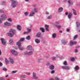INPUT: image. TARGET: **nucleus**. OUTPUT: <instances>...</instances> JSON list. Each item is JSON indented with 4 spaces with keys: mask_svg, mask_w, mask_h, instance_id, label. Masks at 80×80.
<instances>
[{
    "mask_svg": "<svg viewBox=\"0 0 80 80\" xmlns=\"http://www.w3.org/2000/svg\"><path fill=\"white\" fill-rule=\"evenodd\" d=\"M15 32V30L11 29L9 31V32L8 33V36L12 37L14 35Z\"/></svg>",
    "mask_w": 80,
    "mask_h": 80,
    "instance_id": "f257e3e1",
    "label": "nucleus"
},
{
    "mask_svg": "<svg viewBox=\"0 0 80 80\" xmlns=\"http://www.w3.org/2000/svg\"><path fill=\"white\" fill-rule=\"evenodd\" d=\"M1 18H0V23H2V20H5L7 18V16L5 14H2L1 15Z\"/></svg>",
    "mask_w": 80,
    "mask_h": 80,
    "instance_id": "f03ea898",
    "label": "nucleus"
},
{
    "mask_svg": "<svg viewBox=\"0 0 80 80\" xmlns=\"http://www.w3.org/2000/svg\"><path fill=\"white\" fill-rule=\"evenodd\" d=\"M12 0V7L13 8H15V7H16L18 5V3L17 2V1L15 0Z\"/></svg>",
    "mask_w": 80,
    "mask_h": 80,
    "instance_id": "7ed1b4c3",
    "label": "nucleus"
},
{
    "mask_svg": "<svg viewBox=\"0 0 80 80\" xmlns=\"http://www.w3.org/2000/svg\"><path fill=\"white\" fill-rule=\"evenodd\" d=\"M11 52L13 55L15 56L18 55V52L15 50L11 49Z\"/></svg>",
    "mask_w": 80,
    "mask_h": 80,
    "instance_id": "20e7f679",
    "label": "nucleus"
},
{
    "mask_svg": "<svg viewBox=\"0 0 80 80\" xmlns=\"http://www.w3.org/2000/svg\"><path fill=\"white\" fill-rule=\"evenodd\" d=\"M0 40L1 41L3 45H5V44H6V43H7L6 39L3 38H1Z\"/></svg>",
    "mask_w": 80,
    "mask_h": 80,
    "instance_id": "39448f33",
    "label": "nucleus"
},
{
    "mask_svg": "<svg viewBox=\"0 0 80 80\" xmlns=\"http://www.w3.org/2000/svg\"><path fill=\"white\" fill-rule=\"evenodd\" d=\"M11 25H12V24L8 22H6L4 23V27L7 26H11Z\"/></svg>",
    "mask_w": 80,
    "mask_h": 80,
    "instance_id": "423d86ee",
    "label": "nucleus"
},
{
    "mask_svg": "<svg viewBox=\"0 0 80 80\" xmlns=\"http://www.w3.org/2000/svg\"><path fill=\"white\" fill-rule=\"evenodd\" d=\"M9 62H10L11 64H13L15 63V61H14V60H13V58H9Z\"/></svg>",
    "mask_w": 80,
    "mask_h": 80,
    "instance_id": "0eeeda50",
    "label": "nucleus"
},
{
    "mask_svg": "<svg viewBox=\"0 0 80 80\" xmlns=\"http://www.w3.org/2000/svg\"><path fill=\"white\" fill-rule=\"evenodd\" d=\"M38 77L37 76V74L33 72L32 73V78L33 79H38Z\"/></svg>",
    "mask_w": 80,
    "mask_h": 80,
    "instance_id": "6e6552de",
    "label": "nucleus"
},
{
    "mask_svg": "<svg viewBox=\"0 0 80 80\" xmlns=\"http://www.w3.org/2000/svg\"><path fill=\"white\" fill-rule=\"evenodd\" d=\"M62 68L64 70H70V67L67 66H62Z\"/></svg>",
    "mask_w": 80,
    "mask_h": 80,
    "instance_id": "1a4fd4ad",
    "label": "nucleus"
},
{
    "mask_svg": "<svg viewBox=\"0 0 80 80\" xmlns=\"http://www.w3.org/2000/svg\"><path fill=\"white\" fill-rule=\"evenodd\" d=\"M27 49L28 50H32L34 51V50L32 48V47L31 45H29L27 47Z\"/></svg>",
    "mask_w": 80,
    "mask_h": 80,
    "instance_id": "9d476101",
    "label": "nucleus"
},
{
    "mask_svg": "<svg viewBox=\"0 0 80 80\" xmlns=\"http://www.w3.org/2000/svg\"><path fill=\"white\" fill-rule=\"evenodd\" d=\"M70 44L71 46H72L73 45H75V44H77V42H73L72 41H71L70 42Z\"/></svg>",
    "mask_w": 80,
    "mask_h": 80,
    "instance_id": "9b49d317",
    "label": "nucleus"
},
{
    "mask_svg": "<svg viewBox=\"0 0 80 80\" xmlns=\"http://www.w3.org/2000/svg\"><path fill=\"white\" fill-rule=\"evenodd\" d=\"M27 30L28 31L25 32H24V34H27L28 33H30L31 32V29L28 28H27Z\"/></svg>",
    "mask_w": 80,
    "mask_h": 80,
    "instance_id": "f8f14e48",
    "label": "nucleus"
},
{
    "mask_svg": "<svg viewBox=\"0 0 80 80\" xmlns=\"http://www.w3.org/2000/svg\"><path fill=\"white\" fill-rule=\"evenodd\" d=\"M16 44L18 45L19 47H21L22 46V42H20L19 41L17 42L16 43Z\"/></svg>",
    "mask_w": 80,
    "mask_h": 80,
    "instance_id": "ddd939ff",
    "label": "nucleus"
},
{
    "mask_svg": "<svg viewBox=\"0 0 80 80\" xmlns=\"http://www.w3.org/2000/svg\"><path fill=\"white\" fill-rule=\"evenodd\" d=\"M39 10V9L38 8H34L33 10V11H32L33 12L35 13H37V12H38V11Z\"/></svg>",
    "mask_w": 80,
    "mask_h": 80,
    "instance_id": "4468645a",
    "label": "nucleus"
},
{
    "mask_svg": "<svg viewBox=\"0 0 80 80\" xmlns=\"http://www.w3.org/2000/svg\"><path fill=\"white\" fill-rule=\"evenodd\" d=\"M49 69L50 70H53L55 68V67H54V65H51L49 67Z\"/></svg>",
    "mask_w": 80,
    "mask_h": 80,
    "instance_id": "2eb2a0df",
    "label": "nucleus"
},
{
    "mask_svg": "<svg viewBox=\"0 0 80 80\" xmlns=\"http://www.w3.org/2000/svg\"><path fill=\"white\" fill-rule=\"evenodd\" d=\"M41 35V32H39L37 33L36 37H38V38H40Z\"/></svg>",
    "mask_w": 80,
    "mask_h": 80,
    "instance_id": "dca6fc26",
    "label": "nucleus"
},
{
    "mask_svg": "<svg viewBox=\"0 0 80 80\" xmlns=\"http://www.w3.org/2000/svg\"><path fill=\"white\" fill-rule=\"evenodd\" d=\"M35 13H34L33 11H32L30 13L29 16L30 17H33V16H34V15H35Z\"/></svg>",
    "mask_w": 80,
    "mask_h": 80,
    "instance_id": "f3484780",
    "label": "nucleus"
},
{
    "mask_svg": "<svg viewBox=\"0 0 80 80\" xmlns=\"http://www.w3.org/2000/svg\"><path fill=\"white\" fill-rule=\"evenodd\" d=\"M63 8L62 7H60L58 9V12L60 13V12H62V11H63Z\"/></svg>",
    "mask_w": 80,
    "mask_h": 80,
    "instance_id": "a211bd4d",
    "label": "nucleus"
},
{
    "mask_svg": "<svg viewBox=\"0 0 80 80\" xmlns=\"http://www.w3.org/2000/svg\"><path fill=\"white\" fill-rule=\"evenodd\" d=\"M72 16V13H70L68 16V18L69 19H70L71 18Z\"/></svg>",
    "mask_w": 80,
    "mask_h": 80,
    "instance_id": "6ab92c4d",
    "label": "nucleus"
},
{
    "mask_svg": "<svg viewBox=\"0 0 80 80\" xmlns=\"http://www.w3.org/2000/svg\"><path fill=\"white\" fill-rule=\"evenodd\" d=\"M34 52V51L32 50L28 52V55H32L33 54V52Z\"/></svg>",
    "mask_w": 80,
    "mask_h": 80,
    "instance_id": "aec40b11",
    "label": "nucleus"
},
{
    "mask_svg": "<svg viewBox=\"0 0 80 80\" xmlns=\"http://www.w3.org/2000/svg\"><path fill=\"white\" fill-rule=\"evenodd\" d=\"M9 43L10 45H12L13 43V39H11L9 40Z\"/></svg>",
    "mask_w": 80,
    "mask_h": 80,
    "instance_id": "412c9836",
    "label": "nucleus"
},
{
    "mask_svg": "<svg viewBox=\"0 0 80 80\" xmlns=\"http://www.w3.org/2000/svg\"><path fill=\"white\" fill-rule=\"evenodd\" d=\"M62 44H64V45H66L67 43V42L65 41V40H62Z\"/></svg>",
    "mask_w": 80,
    "mask_h": 80,
    "instance_id": "4be33fe9",
    "label": "nucleus"
},
{
    "mask_svg": "<svg viewBox=\"0 0 80 80\" xmlns=\"http://www.w3.org/2000/svg\"><path fill=\"white\" fill-rule=\"evenodd\" d=\"M17 28L18 30L20 31L21 30V26L20 25H18L17 26Z\"/></svg>",
    "mask_w": 80,
    "mask_h": 80,
    "instance_id": "5701e85b",
    "label": "nucleus"
},
{
    "mask_svg": "<svg viewBox=\"0 0 80 80\" xmlns=\"http://www.w3.org/2000/svg\"><path fill=\"white\" fill-rule=\"evenodd\" d=\"M56 36H57V34H56V33H53L52 36V38H56Z\"/></svg>",
    "mask_w": 80,
    "mask_h": 80,
    "instance_id": "b1692460",
    "label": "nucleus"
},
{
    "mask_svg": "<svg viewBox=\"0 0 80 80\" xmlns=\"http://www.w3.org/2000/svg\"><path fill=\"white\" fill-rule=\"evenodd\" d=\"M45 27L46 28V31L48 32V31H49V30L48 29V26L47 25H45Z\"/></svg>",
    "mask_w": 80,
    "mask_h": 80,
    "instance_id": "393cba45",
    "label": "nucleus"
},
{
    "mask_svg": "<svg viewBox=\"0 0 80 80\" xmlns=\"http://www.w3.org/2000/svg\"><path fill=\"white\" fill-rule=\"evenodd\" d=\"M35 42L36 43H40V40L38 39H36L35 40Z\"/></svg>",
    "mask_w": 80,
    "mask_h": 80,
    "instance_id": "a878e982",
    "label": "nucleus"
},
{
    "mask_svg": "<svg viewBox=\"0 0 80 80\" xmlns=\"http://www.w3.org/2000/svg\"><path fill=\"white\" fill-rule=\"evenodd\" d=\"M68 2L69 4V6H70L72 5V2H71V1H70V0H68Z\"/></svg>",
    "mask_w": 80,
    "mask_h": 80,
    "instance_id": "bb28decb",
    "label": "nucleus"
},
{
    "mask_svg": "<svg viewBox=\"0 0 80 80\" xmlns=\"http://www.w3.org/2000/svg\"><path fill=\"white\" fill-rule=\"evenodd\" d=\"M5 62L7 65H8L9 63V61L6 58H5Z\"/></svg>",
    "mask_w": 80,
    "mask_h": 80,
    "instance_id": "cd10ccee",
    "label": "nucleus"
},
{
    "mask_svg": "<svg viewBox=\"0 0 80 80\" xmlns=\"http://www.w3.org/2000/svg\"><path fill=\"white\" fill-rule=\"evenodd\" d=\"M74 70L76 71L77 70H78L79 69V68L78 67V66H76L74 68Z\"/></svg>",
    "mask_w": 80,
    "mask_h": 80,
    "instance_id": "c85d7f7f",
    "label": "nucleus"
},
{
    "mask_svg": "<svg viewBox=\"0 0 80 80\" xmlns=\"http://www.w3.org/2000/svg\"><path fill=\"white\" fill-rule=\"evenodd\" d=\"M72 11L74 14L75 15H77V11H76V10H75L74 9H72Z\"/></svg>",
    "mask_w": 80,
    "mask_h": 80,
    "instance_id": "c756f323",
    "label": "nucleus"
},
{
    "mask_svg": "<svg viewBox=\"0 0 80 80\" xmlns=\"http://www.w3.org/2000/svg\"><path fill=\"white\" fill-rule=\"evenodd\" d=\"M76 25H77V27H78H78H80V23L79 22H76Z\"/></svg>",
    "mask_w": 80,
    "mask_h": 80,
    "instance_id": "7c9ffc66",
    "label": "nucleus"
},
{
    "mask_svg": "<svg viewBox=\"0 0 80 80\" xmlns=\"http://www.w3.org/2000/svg\"><path fill=\"white\" fill-rule=\"evenodd\" d=\"M19 48L20 50H21V51H22V50L24 49V48H23L22 47H21V46H20L19 47Z\"/></svg>",
    "mask_w": 80,
    "mask_h": 80,
    "instance_id": "2f4dec72",
    "label": "nucleus"
},
{
    "mask_svg": "<svg viewBox=\"0 0 80 80\" xmlns=\"http://www.w3.org/2000/svg\"><path fill=\"white\" fill-rule=\"evenodd\" d=\"M40 30L42 31V32H45V30L43 28H40Z\"/></svg>",
    "mask_w": 80,
    "mask_h": 80,
    "instance_id": "473e14b6",
    "label": "nucleus"
},
{
    "mask_svg": "<svg viewBox=\"0 0 80 80\" xmlns=\"http://www.w3.org/2000/svg\"><path fill=\"white\" fill-rule=\"evenodd\" d=\"M31 38L29 36H27L26 38V39H27V40H30Z\"/></svg>",
    "mask_w": 80,
    "mask_h": 80,
    "instance_id": "72a5a7b5",
    "label": "nucleus"
},
{
    "mask_svg": "<svg viewBox=\"0 0 80 80\" xmlns=\"http://www.w3.org/2000/svg\"><path fill=\"white\" fill-rule=\"evenodd\" d=\"M56 27L58 28L59 29V28H61L62 26L60 25H56Z\"/></svg>",
    "mask_w": 80,
    "mask_h": 80,
    "instance_id": "f704fd0d",
    "label": "nucleus"
},
{
    "mask_svg": "<svg viewBox=\"0 0 80 80\" xmlns=\"http://www.w3.org/2000/svg\"><path fill=\"white\" fill-rule=\"evenodd\" d=\"M29 13L28 12H24V15L25 16H28Z\"/></svg>",
    "mask_w": 80,
    "mask_h": 80,
    "instance_id": "c9c22d12",
    "label": "nucleus"
},
{
    "mask_svg": "<svg viewBox=\"0 0 80 80\" xmlns=\"http://www.w3.org/2000/svg\"><path fill=\"white\" fill-rule=\"evenodd\" d=\"M25 40V38H21L19 40L20 42H23Z\"/></svg>",
    "mask_w": 80,
    "mask_h": 80,
    "instance_id": "e433bc0d",
    "label": "nucleus"
},
{
    "mask_svg": "<svg viewBox=\"0 0 80 80\" xmlns=\"http://www.w3.org/2000/svg\"><path fill=\"white\" fill-rule=\"evenodd\" d=\"M75 59L73 58H72L71 59V61H72V62H74V61H75Z\"/></svg>",
    "mask_w": 80,
    "mask_h": 80,
    "instance_id": "4c0bfd02",
    "label": "nucleus"
},
{
    "mask_svg": "<svg viewBox=\"0 0 80 80\" xmlns=\"http://www.w3.org/2000/svg\"><path fill=\"white\" fill-rule=\"evenodd\" d=\"M52 18V15L49 16L48 17V19H51Z\"/></svg>",
    "mask_w": 80,
    "mask_h": 80,
    "instance_id": "58836bf2",
    "label": "nucleus"
},
{
    "mask_svg": "<svg viewBox=\"0 0 80 80\" xmlns=\"http://www.w3.org/2000/svg\"><path fill=\"white\" fill-rule=\"evenodd\" d=\"M21 78H25V75H21L20 76Z\"/></svg>",
    "mask_w": 80,
    "mask_h": 80,
    "instance_id": "ea45409f",
    "label": "nucleus"
},
{
    "mask_svg": "<svg viewBox=\"0 0 80 80\" xmlns=\"http://www.w3.org/2000/svg\"><path fill=\"white\" fill-rule=\"evenodd\" d=\"M77 37H78V35H76L74 36V37H73V38L74 39H76L77 38Z\"/></svg>",
    "mask_w": 80,
    "mask_h": 80,
    "instance_id": "a19ab883",
    "label": "nucleus"
},
{
    "mask_svg": "<svg viewBox=\"0 0 80 80\" xmlns=\"http://www.w3.org/2000/svg\"><path fill=\"white\" fill-rule=\"evenodd\" d=\"M59 23H60L59 22L57 21L55 23V25H58V24H59Z\"/></svg>",
    "mask_w": 80,
    "mask_h": 80,
    "instance_id": "79ce46f5",
    "label": "nucleus"
},
{
    "mask_svg": "<svg viewBox=\"0 0 80 80\" xmlns=\"http://www.w3.org/2000/svg\"><path fill=\"white\" fill-rule=\"evenodd\" d=\"M56 57H53L52 60H53V61H54V60H56Z\"/></svg>",
    "mask_w": 80,
    "mask_h": 80,
    "instance_id": "37998d69",
    "label": "nucleus"
},
{
    "mask_svg": "<svg viewBox=\"0 0 80 80\" xmlns=\"http://www.w3.org/2000/svg\"><path fill=\"white\" fill-rule=\"evenodd\" d=\"M77 7H80V3H78L76 4Z\"/></svg>",
    "mask_w": 80,
    "mask_h": 80,
    "instance_id": "c03bdc74",
    "label": "nucleus"
},
{
    "mask_svg": "<svg viewBox=\"0 0 80 80\" xmlns=\"http://www.w3.org/2000/svg\"><path fill=\"white\" fill-rule=\"evenodd\" d=\"M55 80H60V79L57 77H55Z\"/></svg>",
    "mask_w": 80,
    "mask_h": 80,
    "instance_id": "a18cd8bd",
    "label": "nucleus"
},
{
    "mask_svg": "<svg viewBox=\"0 0 80 80\" xmlns=\"http://www.w3.org/2000/svg\"><path fill=\"white\" fill-rule=\"evenodd\" d=\"M67 62L65 61L63 62V65H67Z\"/></svg>",
    "mask_w": 80,
    "mask_h": 80,
    "instance_id": "49530a36",
    "label": "nucleus"
},
{
    "mask_svg": "<svg viewBox=\"0 0 80 80\" xmlns=\"http://www.w3.org/2000/svg\"><path fill=\"white\" fill-rule=\"evenodd\" d=\"M24 55H28V52H24Z\"/></svg>",
    "mask_w": 80,
    "mask_h": 80,
    "instance_id": "de8ad7c7",
    "label": "nucleus"
},
{
    "mask_svg": "<svg viewBox=\"0 0 80 80\" xmlns=\"http://www.w3.org/2000/svg\"><path fill=\"white\" fill-rule=\"evenodd\" d=\"M32 6L33 7H37V5L35 4H32Z\"/></svg>",
    "mask_w": 80,
    "mask_h": 80,
    "instance_id": "09e8293b",
    "label": "nucleus"
},
{
    "mask_svg": "<svg viewBox=\"0 0 80 80\" xmlns=\"http://www.w3.org/2000/svg\"><path fill=\"white\" fill-rule=\"evenodd\" d=\"M0 80H5V78H0Z\"/></svg>",
    "mask_w": 80,
    "mask_h": 80,
    "instance_id": "8fccbe9b",
    "label": "nucleus"
},
{
    "mask_svg": "<svg viewBox=\"0 0 80 80\" xmlns=\"http://www.w3.org/2000/svg\"><path fill=\"white\" fill-rule=\"evenodd\" d=\"M8 20L9 22H12V19L9 18L8 19Z\"/></svg>",
    "mask_w": 80,
    "mask_h": 80,
    "instance_id": "3c124183",
    "label": "nucleus"
},
{
    "mask_svg": "<svg viewBox=\"0 0 80 80\" xmlns=\"http://www.w3.org/2000/svg\"><path fill=\"white\" fill-rule=\"evenodd\" d=\"M50 65V63L49 62H47V65L48 66V65Z\"/></svg>",
    "mask_w": 80,
    "mask_h": 80,
    "instance_id": "603ef678",
    "label": "nucleus"
},
{
    "mask_svg": "<svg viewBox=\"0 0 80 80\" xmlns=\"http://www.w3.org/2000/svg\"><path fill=\"white\" fill-rule=\"evenodd\" d=\"M56 58H60V55H58L56 56Z\"/></svg>",
    "mask_w": 80,
    "mask_h": 80,
    "instance_id": "864d4df0",
    "label": "nucleus"
},
{
    "mask_svg": "<svg viewBox=\"0 0 80 80\" xmlns=\"http://www.w3.org/2000/svg\"><path fill=\"white\" fill-rule=\"evenodd\" d=\"M43 60V58H41L39 59L38 61V62H40V61H41V60Z\"/></svg>",
    "mask_w": 80,
    "mask_h": 80,
    "instance_id": "5fc2aeb1",
    "label": "nucleus"
},
{
    "mask_svg": "<svg viewBox=\"0 0 80 80\" xmlns=\"http://www.w3.org/2000/svg\"><path fill=\"white\" fill-rule=\"evenodd\" d=\"M55 73V71L54 70H52L51 72V73L53 74V73Z\"/></svg>",
    "mask_w": 80,
    "mask_h": 80,
    "instance_id": "6e6d98bb",
    "label": "nucleus"
},
{
    "mask_svg": "<svg viewBox=\"0 0 80 80\" xmlns=\"http://www.w3.org/2000/svg\"><path fill=\"white\" fill-rule=\"evenodd\" d=\"M2 5H5V2H2Z\"/></svg>",
    "mask_w": 80,
    "mask_h": 80,
    "instance_id": "4d7b16f0",
    "label": "nucleus"
},
{
    "mask_svg": "<svg viewBox=\"0 0 80 80\" xmlns=\"http://www.w3.org/2000/svg\"><path fill=\"white\" fill-rule=\"evenodd\" d=\"M17 72V71H14L12 72V73H16Z\"/></svg>",
    "mask_w": 80,
    "mask_h": 80,
    "instance_id": "13d9d810",
    "label": "nucleus"
},
{
    "mask_svg": "<svg viewBox=\"0 0 80 80\" xmlns=\"http://www.w3.org/2000/svg\"><path fill=\"white\" fill-rule=\"evenodd\" d=\"M2 70L4 71H6L7 70V69H6V68H2Z\"/></svg>",
    "mask_w": 80,
    "mask_h": 80,
    "instance_id": "bf43d9fd",
    "label": "nucleus"
},
{
    "mask_svg": "<svg viewBox=\"0 0 80 80\" xmlns=\"http://www.w3.org/2000/svg\"><path fill=\"white\" fill-rule=\"evenodd\" d=\"M45 13H46V15H49V12H48L47 11H46Z\"/></svg>",
    "mask_w": 80,
    "mask_h": 80,
    "instance_id": "052dcab7",
    "label": "nucleus"
},
{
    "mask_svg": "<svg viewBox=\"0 0 80 80\" xmlns=\"http://www.w3.org/2000/svg\"><path fill=\"white\" fill-rule=\"evenodd\" d=\"M0 13H3L4 11L3 10H0Z\"/></svg>",
    "mask_w": 80,
    "mask_h": 80,
    "instance_id": "680f3d73",
    "label": "nucleus"
},
{
    "mask_svg": "<svg viewBox=\"0 0 80 80\" xmlns=\"http://www.w3.org/2000/svg\"><path fill=\"white\" fill-rule=\"evenodd\" d=\"M75 53H77L78 52V50H77V49H76L75 50Z\"/></svg>",
    "mask_w": 80,
    "mask_h": 80,
    "instance_id": "e2e57ef3",
    "label": "nucleus"
},
{
    "mask_svg": "<svg viewBox=\"0 0 80 80\" xmlns=\"http://www.w3.org/2000/svg\"><path fill=\"white\" fill-rule=\"evenodd\" d=\"M67 31L68 32H70V29H69V28L67 29Z\"/></svg>",
    "mask_w": 80,
    "mask_h": 80,
    "instance_id": "0e129e2a",
    "label": "nucleus"
},
{
    "mask_svg": "<svg viewBox=\"0 0 80 80\" xmlns=\"http://www.w3.org/2000/svg\"><path fill=\"white\" fill-rule=\"evenodd\" d=\"M45 57L46 58H49V56H46Z\"/></svg>",
    "mask_w": 80,
    "mask_h": 80,
    "instance_id": "69168bd1",
    "label": "nucleus"
},
{
    "mask_svg": "<svg viewBox=\"0 0 80 80\" xmlns=\"http://www.w3.org/2000/svg\"><path fill=\"white\" fill-rule=\"evenodd\" d=\"M2 65H3V64H2V63L1 62L0 63V67H2Z\"/></svg>",
    "mask_w": 80,
    "mask_h": 80,
    "instance_id": "338daca9",
    "label": "nucleus"
},
{
    "mask_svg": "<svg viewBox=\"0 0 80 80\" xmlns=\"http://www.w3.org/2000/svg\"><path fill=\"white\" fill-rule=\"evenodd\" d=\"M31 73H27V75H30Z\"/></svg>",
    "mask_w": 80,
    "mask_h": 80,
    "instance_id": "774afa93",
    "label": "nucleus"
}]
</instances>
